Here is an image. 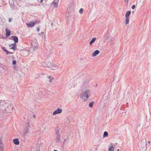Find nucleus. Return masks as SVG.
Masks as SVG:
<instances>
[{
    "mask_svg": "<svg viewBox=\"0 0 151 151\" xmlns=\"http://www.w3.org/2000/svg\"><path fill=\"white\" fill-rule=\"evenodd\" d=\"M135 7V5H133L132 7V9H134Z\"/></svg>",
    "mask_w": 151,
    "mask_h": 151,
    "instance_id": "obj_32",
    "label": "nucleus"
},
{
    "mask_svg": "<svg viewBox=\"0 0 151 151\" xmlns=\"http://www.w3.org/2000/svg\"><path fill=\"white\" fill-rule=\"evenodd\" d=\"M31 45L33 48V51H35L37 49L38 47L37 44H36L35 43L33 42L31 43Z\"/></svg>",
    "mask_w": 151,
    "mask_h": 151,
    "instance_id": "obj_4",
    "label": "nucleus"
},
{
    "mask_svg": "<svg viewBox=\"0 0 151 151\" xmlns=\"http://www.w3.org/2000/svg\"><path fill=\"white\" fill-rule=\"evenodd\" d=\"M64 144H65V142L66 141H68L69 140V139H64Z\"/></svg>",
    "mask_w": 151,
    "mask_h": 151,
    "instance_id": "obj_29",
    "label": "nucleus"
},
{
    "mask_svg": "<svg viewBox=\"0 0 151 151\" xmlns=\"http://www.w3.org/2000/svg\"><path fill=\"white\" fill-rule=\"evenodd\" d=\"M4 150L3 146H0V151H3Z\"/></svg>",
    "mask_w": 151,
    "mask_h": 151,
    "instance_id": "obj_25",
    "label": "nucleus"
},
{
    "mask_svg": "<svg viewBox=\"0 0 151 151\" xmlns=\"http://www.w3.org/2000/svg\"><path fill=\"white\" fill-rule=\"evenodd\" d=\"M56 133V135H60V134H59V130L58 129H56L55 131Z\"/></svg>",
    "mask_w": 151,
    "mask_h": 151,
    "instance_id": "obj_23",
    "label": "nucleus"
},
{
    "mask_svg": "<svg viewBox=\"0 0 151 151\" xmlns=\"http://www.w3.org/2000/svg\"><path fill=\"white\" fill-rule=\"evenodd\" d=\"M10 49H12L14 50H15L16 49V47L14 46L12 47H10Z\"/></svg>",
    "mask_w": 151,
    "mask_h": 151,
    "instance_id": "obj_28",
    "label": "nucleus"
},
{
    "mask_svg": "<svg viewBox=\"0 0 151 151\" xmlns=\"http://www.w3.org/2000/svg\"><path fill=\"white\" fill-rule=\"evenodd\" d=\"M117 151H119V149H118Z\"/></svg>",
    "mask_w": 151,
    "mask_h": 151,
    "instance_id": "obj_42",
    "label": "nucleus"
},
{
    "mask_svg": "<svg viewBox=\"0 0 151 151\" xmlns=\"http://www.w3.org/2000/svg\"><path fill=\"white\" fill-rule=\"evenodd\" d=\"M43 34V32H42L40 34H39V35H42Z\"/></svg>",
    "mask_w": 151,
    "mask_h": 151,
    "instance_id": "obj_37",
    "label": "nucleus"
},
{
    "mask_svg": "<svg viewBox=\"0 0 151 151\" xmlns=\"http://www.w3.org/2000/svg\"><path fill=\"white\" fill-rule=\"evenodd\" d=\"M37 31L38 32L40 31V28L39 27H37Z\"/></svg>",
    "mask_w": 151,
    "mask_h": 151,
    "instance_id": "obj_34",
    "label": "nucleus"
},
{
    "mask_svg": "<svg viewBox=\"0 0 151 151\" xmlns=\"http://www.w3.org/2000/svg\"><path fill=\"white\" fill-rule=\"evenodd\" d=\"M30 128V126L29 125V123L28 122L25 125V127L24 131V134H26L28 133Z\"/></svg>",
    "mask_w": 151,
    "mask_h": 151,
    "instance_id": "obj_3",
    "label": "nucleus"
},
{
    "mask_svg": "<svg viewBox=\"0 0 151 151\" xmlns=\"http://www.w3.org/2000/svg\"><path fill=\"white\" fill-rule=\"evenodd\" d=\"M33 116L34 118H35L36 117V116L35 115H33Z\"/></svg>",
    "mask_w": 151,
    "mask_h": 151,
    "instance_id": "obj_36",
    "label": "nucleus"
},
{
    "mask_svg": "<svg viewBox=\"0 0 151 151\" xmlns=\"http://www.w3.org/2000/svg\"><path fill=\"white\" fill-rule=\"evenodd\" d=\"M114 148L113 145L111 144L109 146L108 148L109 151H114Z\"/></svg>",
    "mask_w": 151,
    "mask_h": 151,
    "instance_id": "obj_13",
    "label": "nucleus"
},
{
    "mask_svg": "<svg viewBox=\"0 0 151 151\" xmlns=\"http://www.w3.org/2000/svg\"><path fill=\"white\" fill-rule=\"evenodd\" d=\"M96 38L95 37H94L93 38L92 40H91V41L90 42V45H91L96 40Z\"/></svg>",
    "mask_w": 151,
    "mask_h": 151,
    "instance_id": "obj_18",
    "label": "nucleus"
},
{
    "mask_svg": "<svg viewBox=\"0 0 151 151\" xmlns=\"http://www.w3.org/2000/svg\"><path fill=\"white\" fill-rule=\"evenodd\" d=\"M36 23V22H31L27 23L26 24L29 27H32L34 26L35 24Z\"/></svg>",
    "mask_w": 151,
    "mask_h": 151,
    "instance_id": "obj_6",
    "label": "nucleus"
},
{
    "mask_svg": "<svg viewBox=\"0 0 151 151\" xmlns=\"http://www.w3.org/2000/svg\"><path fill=\"white\" fill-rule=\"evenodd\" d=\"M148 142L149 143H150V141H148Z\"/></svg>",
    "mask_w": 151,
    "mask_h": 151,
    "instance_id": "obj_39",
    "label": "nucleus"
},
{
    "mask_svg": "<svg viewBox=\"0 0 151 151\" xmlns=\"http://www.w3.org/2000/svg\"><path fill=\"white\" fill-rule=\"evenodd\" d=\"M14 143L16 145H19V142L18 139H15L13 140Z\"/></svg>",
    "mask_w": 151,
    "mask_h": 151,
    "instance_id": "obj_12",
    "label": "nucleus"
},
{
    "mask_svg": "<svg viewBox=\"0 0 151 151\" xmlns=\"http://www.w3.org/2000/svg\"><path fill=\"white\" fill-rule=\"evenodd\" d=\"M59 0H58L56 1V0H54L52 3V4L54 5V8H56L58 6Z\"/></svg>",
    "mask_w": 151,
    "mask_h": 151,
    "instance_id": "obj_7",
    "label": "nucleus"
},
{
    "mask_svg": "<svg viewBox=\"0 0 151 151\" xmlns=\"http://www.w3.org/2000/svg\"><path fill=\"white\" fill-rule=\"evenodd\" d=\"M47 78L48 79H49V82L50 83L52 82V81L53 80L54 78L53 77L51 76H47Z\"/></svg>",
    "mask_w": 151,
    "mask_h": 151,
    "instance_id": "obj_16",
    "label": "nucleus"
},
{
    "mask_svg": "<svg viewBox=\"0 0 151 151\" xmlns=\"http://www.w3.org/2000/svg\"><path fill=\"white\" fill-rule=\"evenodd\" d=\"M6 36L8 37L10 35V32L9 30H7V29H6Z\"/></svg>",
    "mask_w": 151,
    "mask_h": 151,
    "instance_id": "obj_15",
    "label": "nucleus"
},
{
    "mask_svg": "<svg viewBox=\"0 0 151 151\" xmlns=\"http://www.w3.org/2000/svg\"><path fill=\"white\" fill-rule=\"evenodd\" d=\"M94 104V101H92L89 104V106L90 107H92L93 106V105Z\"/></svg>",
    "mask_w": 151,
    "mask_h": 151,
    "instance_id": "obj_24",
    "label": "nucleus"
},
{
    "mask_svg": "<svg viewBox=\"0 0 151 151\" xmlns=\"http://www.w3.org/2000/svg\"><path fill=\"white\" fill-rule=\"evenodd\" d=\"M54 151H58L57 150H54Z\"/></svg>",
    "mask_w": 151,
    "mask_h": 151,
    "instance_id": "obj_40",
    "label": "nucleus"
},
{
    "mask_svg": "<svg viewBox=\"0 0 151 151\" xmlns=\"http://www.w3.org/2000/svg\"><path fill=\"white\" fill-rule=\"evenodd\" d=\"M16 60H14L12 62V64L13 65H15L16 64Z\"/></svg>",
    "mask_w": 151,
    "mask_h": 151,
    "instance_id": "obj_30",
    "label": "nucleus"
},
{
    "mask_svg": "<svg viewBox=\"0 0 151 151\" xmlns=\"http://www.w3.org/2000/svg\"><path fill=\"white\" fill-rule=\"evenodd\" d=\"M62 109L60 108H58L56 110L53 112V115H55L57 114L61 113L62 112Z\"/></svg>",
    "mask_w": 151,
    "mask_h": 151,
    "instance_id": "obj_5",
    "label": "nucleus"
},
{
    "mask_svg": "<svg viewBox=\"0 0 151 151\" xmlns=\"http://www.w3.org/2000/svg\"><path fill=\"white\" fill-rule=\"evenodd\" d=\"M12 20V18H9V22H11Z\"/></svg>",
    "mask_w": 151,
    "mask_h": 151,
    "instance_id": "obj_33",
    "label": "nucleus"
},
{
    "mask_svg": "<svg viewBox=\"0 0 151 151\" xmlns=\"http://www.w3.org/2000/svg\"><path fill=\"white\" fill-rule=\"evenodd\" d=\"M83 9L82 8H81L79 10V13L80 14H82L83 12Z\"/></svg>",
    "mask_w": 151,
    "mask_h": 151,
    "instance_id": "obj_26",
    "label": "nucleus"
},
{
    "mask_svg": "<svg viewBox=\"0 0 151 151\" xmlns=\"http://www.w3.org/2000/svg\"><path fill=\"white\" fill-rule=\"evenodd\" d=\"M45 63L46 64L45 65L48 68L52 67V66L51 63L50 61H49L47 60L45 61Z\"/></svg>",
    "mask_w": 151,
    "mask_h": 151,
    "instance_id": "obj_8",
    "label": "nucleus"
},
{
    "mask_svg": "<svg viewBox=\"0 0 151 151\" xmlns=\"http://www.w3.org/2000/svg\"><path fill=\"white\" fill-rule=\"evenodd\" d=\"M44 38H45V40H46V35H44Z\"/></svg>",
    "mask_w": 151,
    "mask_h": 151,
    "instance_id": "obj_38",
    "label": "nucleus"
},
{
    "mask_svg": "<svg viewBox=\"0 0 151 151\" xmlns=\"http://www.w3.org/2000/svg\"><path fill=\"white\" fill-rule=\"evenodd\" d=\"M11 37L14 41L15 43H17L18 42V39L17 37L16 36H12Z\"/></svg>",
    "mask_w": 151,
    "mask_h": 151,
    "instance_id": "obj_11",
    "label": "nucleus"
},
{
    "mask_svg": "<svg viewBox=\"0 0 151 151\" xmlns=\"http://www.w3.org/2000/svg\"><path fill=\"white\" fill-rule=\"evenodd\" d=\"M145 143V144L144 145H143V147H144L145 146H146V141L145 140H144V139H142V141H141V143Z\"/></svg>",
    "mask_w": 151,
    "mask_h": 151,
    "instance_id": "obj_22",
    "label": "nucleus"
},
{
    "mask_svg": "<svg viewBox=\"0 0 151 151\" xmlns=\"http://www.w3.org/2000/svg\"><path fill=\"white\" fill-rule=\"evenodd\" d=\"M99 53V51L98 50H96L93 53L92 55L94 57L96 56Z\"/></svg>",
    "mask_w": 151,
    "mask_h": 151,
    "instance_id": "obj_14",
    "label": "nucleus"
},
{
    "mask_svg": "<svg viewBox=\"0 0 151 151\" xmlns=\"http://www.w3.org/2000/svg\"><path fill=\"white\" fill-rule=\"evenodd\" d=\"M16 43H13V44H11V45H10V46H11V45H12V46H15L16 45Z\"/></svg>",
    "mask_w": 151,
    "mask_h": 151,
    "instance_id": "obj_35",
    "label": "nucleus"
},
{
    "mask_svg": "<svg viewBox=\"0 0 151 151\" xmlns=\"http://www.w3.org/2000/svg\"><path fill=\"white\" fill-rule=\"evenodd\" d=\"M129 17H126L125 21V24L126 25H127L128 24L129 22Z\"/></svg>",
    "mask_w": 151,
    "mask_h": 151,
    "instance_id": "obj_21",
    "label": "nucleus"
},
{
    "mask_svg": "<svg viewBox=\"0 0 151 151\" xmlns=\"http://www.w3.org/2000/svg\"><path fill=\"white\" fill-rule=\"evenodd\" d=\"M52 69L53 70H59L60 69L59 66L58 65H55L52 66Z\"/></svg>",
    "mask_w": 151,
    "mask_h": 151,
    "instance_id": "obj_9",
    "label": "nucleus"
},
{
    "mask_svg": "<svg viewBox=\"0 0 151 151\" xmlns=\"http://www.w3.org/2000/svg\"><path fill=\"white\" fill-rule=\"evenodd\" d=\"M13 106L12 104H9L8 105L6 109L7 112L8 113H10L13 111Z\"/></svg>",
    "mask_w": 151,
    "mask_h": 151,
    "instance_id": "obj_2",
    "label": "nucleus"
},
{
    "mask_svg": "<svg viewBox=\"0 0 151 151\" xmlns=\"http://www.w3.org/2000/svg\"><path fill=\"white\" fill-rule=\"evenodd\" d=\"M108 136V134L107 132L105 131L104 132L103 137H107Z\"/></svg>",
    "mask_w": 151,
    "mask_h": 151,
    "instance_id": "obj_19",
    "label": "nucleus"
},
{
    "mask_svg": "<svg viewBox=\"0 0 151 151\" xmlns=\"http://www.w3.org/2000/svg\"><path fill=\"white\" fill-rule=\"evenodd\" d=\"M129 0H124L126 2V4L127 5H128V2Z\"/></svg>",
    "mask_w": 151,
    "mask_h": 151,
    "instance_id": "obj_31",
    "label": "nucleus"
},
{
    "mask_svg": "<svg viewBox=\"0 0 151 151\" xmlns=\"http://www.w3.org/2000/svg\"><path fill=\"white\" fill-rule=\"evenodd\" d=\"M25 52H28V51H25Z\"/></svg>",
    "mask_w": 151,
    "mask_h": 151,
    "instance_id": "obj_41",
    "label": "nucleus"
},
{
    "mask_svg": "<svg viewBox=\"0 0 151 151\" xmlns=\"http://www.w3.org/2000/svg\"><path fill=\"white\" fill-rule=\"evenodd\" d=\"M56 143H59L60 141V135H56Z\"/></svg>",
    "mask_w": 151,
    "mask_h": 151,
    "instance_id": "obj_10",
    "label": "nucleus"
},
{
    "mask_svg": "<svg viewBox=\"0 0 151 151\" xmlns=\"http://www.w3.org/2000/svg\"><path fill=\"white\" fill-rule=\"evenodd\" d=\"M2 49L4 51L6 52V54L7 55H8L9 53H11V52H8L5 49L4 47H2Z\"/></svg>",
    "mask_w": 151,
    "mask_h": 151,
    "instance_id": "obj_20",
    "label": "nucleus"
},
{
    "mask_svg": "<svg viewBox=\"0 0 151 151\" xmlns=\"http://www.w3.org/2000/svg\"><path fill=\"white\" fill-rule=\"evenodd\" d=\"M2 139L1 138L0 139V146H2Z\"/></svg>",
    "mask_w": 151,
    "mask_h": 151,
    "instance_id": "obj_27",
    "label": "nucleus"
},
{
    "mask_svg": "<svg viewBox=\"0 0 151 151\" xmlns=\"http://www.w3.org/2000/svg\"><path fill=\"white\" fill-rule=\"evenodd\" d=\"M0 7H1V5H0Z\"/></svg>",
    "mask_w": 151,
    "mask_h": 151,
    "instance_id": "obj_43",
    "label": "nucleus"
},
{
    "mask_svg": "<svg viewBox=\"0 0 151 151\" xmlns=\"http://www.w3.org/2000/svg\"><path fill=\"white\" fill-rule=\"evenodd\" d=\"M81 91L82 92L81 94V98L84 101H86L87 99L90 96L91 91L90 90L88 89H86L84 90L83 88H81Z\"/></svg>",
    "mask_w": 151,
    "mask_h": 151,
    "instance_id": "obj_1",
    "label": "nucleus"
},
{
    "mask_svg": "<svg viewBox=\"0 0 151 151\" xmlns=\"http://www.w3.org/2000/svg\"><path fill=\"white\" fill-rule=\"evenodd\" d=\"M131 14V12L129 11H127L125 14V17H129Z\"/></svg>",
    "mask_w": 151,
    "mask_h": 151,
    "instance_id": "obj_17",
    "label": "nucleus"
}]
</instances>
